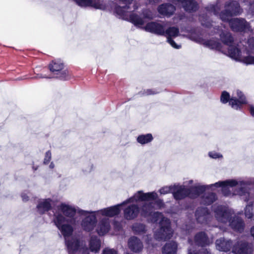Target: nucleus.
<instances>
[{"label": "nucleus", "mask_w": 254, "mask_h": 254, "mask_svg": "<svg viewBox=\"0 0 254 254\" xmlns=\"http://www.w3.org/2000/svg\"><path fill=\"white\" fill-rule=\"evenodd\" d=\"M157 198L158 194L155 191L144 193L139 190L122 203L113 206L95 211L79 210V214L84 216L81 223V227L85 231H92L97 226V219L100 216L113 217L120 213V207L122 205L128 203L144 201L141 209V215L149 217L152 222L158 225V228L154 232L155 239L158 240L169 239L173 235L170 220L164 217L161 213L154 211L155 209L163 207L164 205L162 200Z\"/></svg>", "instance_id": "nucleus-1"}, {"label": "nucleus", "mask_w": 254, "mask_h": 254, "mask_svg": "<svg viewBox=\"0 0 254 254\" xmlns=\"http://www.w3.org/2000/svg\"><path fill=\"white\" fill-rule=\"evenodd\" d=\"M79 208L65 203H62L58 206L57 211L54 214V222L57 227L63 235L65 243L71 241L73 236V227L76 226L79 220L75 216L79 214Z\"/></svg>", "instance_id": "nucleus-2"}, {"label": "nucleus", "mask_w": 254, "mask_h": 254, "mask_svg": "<svg viewBox=\"0 0 254 254\" xmlns=\"http://www.w3.org/2000/svg\"><path fill=\"white\" fill-rule=\"evenodd\" d=\"M252 185H254V178L247 181L231 179L219 181L213 184L212 186H215L216 188H221L222 193L225 196H246L245 200L248 201L247 197L249 196V193L247 187Z\"/></svg>", "instance_id": "nucleus-3"}, {"label": "nucleus", "mask_w": 254, "mask_h": 254, "mask_svg": "<svg viewBox=\"0 0 254 254\" xmlns=\"http://www.w3.org/2000/svg\"><path fill=\"white\" fill-rule=\"evenodd\" d=\"M213 209L218 221L223 223L229 222V225L234 231L240 233L243 232L245 226L244 222L235 214L233 210L220 205L213 206Z\"/></svg>", "instance_id": "nucleus-4"}, {"label": "nucleus", "mask_w": 254, "mask_h": 254, "mask_svg": "<svg viewBox=\"0 0 254 254\" xmlns=\"http://www.w3.org/2000/svg\"><path fill=\"white\" fill-rule=\"evenodd\" d=\"M215 33H218L223 43L228 47V53L232 59L244 63L246 64H254V57L251 55L249 51L247 52V56L242 55L240 50L234 44L233 38L230 32L215 29Z\"/></svg>", "instance_id": "nucleus-5"}, {"label": "nucleus", "mask_w": 254, "mask_h": 254, "mask_svg": "<svg viewBox=\"0 0 254 254\" xmlns=\"http://www.w3.org/2000/svg\"><path fill=\"white\" fill-rule=\"evenodd\" d=\"M123 6L115 5L114 12L121 18L132 22L135 26H141L143 24V20L137 15L129 10V5L132 0H115Z\"/></svg>", "instance_id": "nucleus-6"}, {"label": "nucleus", "mask_w": 254, "mask_h": 254, "mask_svg": "<svg viewBox=\"0 0 254 254\" xmlns=\"http://www.w3.org/2000/svg\"><path fill=\"white\" fill-rule=\"evenodd\" d=\"M213 184L207 186L195 185L191 187L190 189L186 188L184 186L175 185L173 194L176 200H180L188 196L190 198L197 197L200 193L206 190H213V188H216Z\"/></svg>", "instance_id": "nucleus-7"}, {"label": "nucleus", "mask_w": 254, "mask_h": 254, "mask_svg": "<svg viewBox=\"0 0 254 254\" xmlns=\"http://www.w3.org/2000/svg\"><path fill=\"white\" fill-rule=\"evenodd\" d=\"M221 102L223 104L227 103L228 101L229 105L232 108L235 110H238L243 104H246V100L243 93L237 90L236 94H234L230 98L229 94L226 91H223L220 98Z\"/></svg>", "instance_id": "nucleus-8"}, {"label": "nucleus", "mask_w": 254, "mask_h": 254, "mask_svg": "<svg viewBox=\"0 0 254 254\" xmlns=\"http://www.w3.org/2000/svg\"><path fill=\"white\" fill-rule=\"evenodd\" d=\"M68 254H89L85 243L77 237H72L71 241L65 243Z\"/></svg>", "instance_id": "nucleus-9"}, {"label": "nucleus", "mask_w": 254, "mask_h": 254, "mask_svg": "<svg viewBox=\"0 0 254 254\" xmlns=\"http://www.w3.org/2000/svg\"><path fill=\"white\" fill-rule=\"evenodd\" d=\"M242 9L240 8L239 3L236 1H229L225 4V10L220 14V18L223 21L229 20L234 15L240 14Z\"/></svg>", "instance_id": "nucleus-10"}, {"label": "nucleus", "mask_w": 254, "mask_h": 254, "mask_svg": "<svg viewBox=\"0 0 254 254\" xmlns=\"http://www.w3.org/2000/svg\"><path fill=\"white\" fill-rule=\"evenodd\" d=\"M143 23H144V20ZM144 24L141 26H136L138 27L141 28L145 31L150 32L157 35L164 36L165 33L166 24L165 22L161 21H151L147 23L145 26H143Z\"/></svg>", "instance_id": "nucleus-11"}, {"label": "nucleus", "mask_w": 254, "mask_h": 254, "mask_svg": "<svg viewBox=\"0 0 254 254\" xmlns=\"http://www.w3.org/2000/svg\"><path fill=\"white\" fill-rule=\"evenodd\" d=\"M229 25L233 31H246L249 30L250 26L249 24L243 18H229Z\"/></svg>", "instance_id": "nucleus-12"}, {"label": "nucleus", "mask_w": 254, "mask_h": 254, "mask_svg": "<svg viewBox=\"0 0 254 254\" xmlns=\"http://www.w3.org/2000/svg\"><path fill=\"white\" fill-rule=\"evenodd\" d=\"M179 29L176 27H170L167 29L165 28V35L167 37V42L175 49H179L181 47V45L177 44L173 40L179 35Z\"/></svg>", "instance_id": "nucleus-13"}, {"label": "nucleus", "mask_w": 254, "mask_h": 254, "mask_svg": "<svg viewBox=\"0 0 254 254\" xmlns=\"http://www.w3.org/2000/svg\"><path fill=\"white\" fill-rule=\"evenodd\" d=\"M49 68L51 71L59 75L57 77L61 79L65 78L66 71L62 70L64 68V64L61 61H53L49 64Z\"/></svg>", "instance_id": "nucleus-14"}, {"label": "nucleus", "mask_w": 254, "mask_h": 254, "mask_svg": "<svg viewBox=\"0 0 254 254\" xmlns=\"http://www.w3.org/2000/svg\"><path fill=\"white\" fill-rule=\"evenodd\" d=\"M232 252L235 254H252V247L246 242H238L233 246Z\"/></svg>", "instance_id": "nucleus-15"}, {"label": "nucleus", "mask_w": 254, "mask_h": 254, "mask_svg": "<svg viewBox=\"0 0 254 254\" xmlns=\"http://www.w3.org/2000/svg\"><path fill=\"white\" fill-rule=\"evenodd\" d=\"M176 5H182L184 9L189 12L196 11L198 8V5L193 0H171Z\"/></svg>", "instance_id": "nucleus-16"}, {"label": "nucleus", "mask_w": 254, "mask_h": 254, "mask_svg": "<svg viewBox=\"0 0 254 254\" xmlns=\"http://www.w3.org/2000/svg\"><path fill=\"white\" fill-rule=\"evenodd\" d=\"M195 216L197 221L201 224H207L211 218V215L205 207H199L197 209Z\"/></svg>", "instance_id": "nucleus-17"}, {"label": "nucleus", "mask_w": 254, "mask_h": 254, "mask_svg": "<svg viewBox=\"0 0 254 254\" xmlns=\"http://www.w3.org/2000/svg\"><path fill=\"white\" fill-rule=\"evenodd\" d=\"M233 242L230 239L220 238L215 242L216 248L217 250L227 252L232 248Z\"/></svg>", "instance_id": "nucleus-18"}, {"label": "nucleus", "mask_w": 254, "mask_h": 254, "mask_svg": "<svg viewBox=\"0 0 254 254\" xmlns=\"http://www.w3.org/2000/svg\"><path fill=\"white\" fill-rule=\"evenodd\" d=\"M100 220L97 225L96 231L99 235H104L108 233L111 228L110 221L108 218H99Z\"/></svg>", "instance_id": "nucleus-19"}, {"label": "nucleus", "mask_w": 254, "mask_h": 254, "mask_svg": "<svg viewBox=\"0 0 254 254\" xmlns=\"http://www.w3.org/2000/svg\"><path fill=\"white\" fill-rule=\"evenodd\" d=\"M127 245L129 249L134 253H139L143 249L141 241L135 236L131 237L128 240Z\"/></svg>", "instance_id": "nucleus-20"}, {"label": "nucleus", "mask_w": 254, "mask_h": 254, "mask_svg": "<svg viewBox=\"0 0 254 254\" xmlns=\"http://www.w3.org/2000/svg\"><path fill=\"white\" fill-rule=\"evenodd\" d=\"M53 202V200L51 198L40 199L37 205L38 211L40 214H43L49 211L51 209Z\"/></svg>", "instance_id": "nucleus-21"}, {"label": "nucleus", "mask_w": 254, "mask_h": 254, "mask_svg": "<svg viewBox=\"0 0 254 254\" xmlns=\"http://www.w3.org/2000/svg\"><path fill=\"white\" fill-rule=\"evenodd\" d=\"M74 1L80 6H90L98 9H102L104 7L102 0H74Z\"/></svg>", "instance_id": "nucleus-22"}, {"label": "nucleus", "mask_w": 254, "mask_h": 254, "mask_svg": "<svg viewBox=\"0 0 254 254\" xmlns=\"http://www.w3.org/2000/svg\"><path fill=\"white\" fill-rule=\"evenodd\" d=\"M139 213V208L136 204L128 205L124 210V217L126 219L131 220L137 217Z\"/></svg>", "instance_id": "nucleus-23"}, {"label": "nucleus", "mask_w": 254, "mask_h": 254, "mask_svg": "<svg viewBox=\"0 0 254 254\" xmlns=\"http://www.w3.org/2000/svg\"><path fill=\"white\" fill-rule=\"evenodd\" d=\"M175 10V7L169 3L162 4L158 7V12L160 14L167 17H170L172 15Z\"/></svg>", "instance_id": "nucleus-24"}, {"label": "nucleus", "mask_w": 254, "mask_h": 254, "mask_svg": "<svg viewBox=\"0 0 254 254\" xmlns=\"http://www.w3.org/2000/svg\"><path fill=\"white\" fill-rule=\"evenodd\" d=\"M194 243L198 246L208 245L212 243V239H209L204 232L197 233L194 237Z\"/></svg>", "instance_id": "nucleus-25"}, {"label": "nucleus", "mask_w": 254, "mask_h": 254, "mask_svg": "<svg viewBox=\"0 0 254 254\" xmlns=\"http://www.w3.org/2000/svg\"><path fill=\"white\" fill-rule=\"evenodd\" d=\"M178 244L174 241L166 243L162 248V254H177Z\"/></svg>", "instance_id": "nucleus-26"}, {"label": "nucleus", "mask_w": 254, "mask_h": 254, "mask_svg": "<svg viewBox=\"0 0 254 254\" xmlns=\"http://www.w3.org/2000/svg\"><path fill=\"white\" fill-rule=\"evenodd\" d=\"M198 42L211 49H216L217 50H221V44L215 39H212L206 40L201 39Z\"/></svg>", "instance_id": "nucleus-27"}, {"label": "nucleus", "mask_w": 254, "mask_h": 254, "mask_svg": "<svg viewBox=\"0 0 254 254\" xmlns=\"http://www.w3.org/2000/svg\"><path fill=\"white\" fill-rule=\"evenodd\" d=\"M101 246V241L97 237H92L89 242V249L92 252L98 253Z\"/></svg>", "instance_id": "nucleus-28"}, {"label": "nucleus", "mask_w": 254, "mask_h": 254, "mask_svg": "<svg viewBox=\"0 0 254 254\" xmlns=\"http://www.w3.org/2000/svg\"><path fill=\"white\" fill-rule=\"evenodd\" d=\"M133 233L137 235H142L146 233L147 229L145 226L140 223H134L132 226Z\"/></svg>", "instance_id": "nucleus-29"}, {"label": "nucleus", "mask_w": 254, "mask_h": 254, "mask_svg": "<svg viewBox=\"0 0 254 254\" xmlns=\"http://www.w3.org/2000/svg\"><path fill=\"white\" fill-rule=\"evenodd\" d=\"M153 137L151 133L146 134H141L137 138V141L141 145H144L150 143L152 141Z\"/></svg>", "instance_id": "nucleus-30"}, {"label": "nucleus", "mask_w": 254, "mask_h": 254, "mask_svg": "<svg viewBox=\"0 0 254 254\" xmlns=\"http://www.w3.org/2000/svg\"><path fill=\"white\" fill-rule=\"evenodd\" d=\"M216 199V195L214 193H205L202 197L201 202L204 204L209 205L213 203Z\"/></svg>", "instance_id": "nucleus-31"}, {"label": "nucleus", "mask_w": 254, "mask_h": 254, "mask_svg": "<svg viewBox=\"0 0 254 254\" xmlns=\"http://www.w3.org/2000/svg\"><path fill=\"white\" fill-rule=\"evenodd\" d=\"M245 214L247 218L254 220V208L250 202L246 207Z\"/></svg>", "instance_id": "nucleus-32"}, {"label": "nucleus", "mask_w": 254, "mask_h": 254, "mask_svg": "<svg viewBox=\"0 0 254 254\" xmlns=\"http://www.w3.org/2000/svg\"><path fill=\"white\" fill-rule=\"evenodd\" d=\"M199 20L201 24L206 27H209L211 25L208 18L206 15H201L200 16Z\"/></svg>", "instance_id": "nucleus-33"}, {"label": "nucleus", "mask_w": 254, "mask_h": 254, "mask_svg": "<svg viewBox=\"0 0 254 254\" xmlns=\"http://www.w3.org/2000/svg\"><path fill=\"white\" fill-rule=\"evenodd\" d=\"M174 187L175 185L169 187H164L160 189L159 192L162 194H165L170 192L173 193V191H174Z\"/></svg>", "instance_id": "nucleus-34"}, {"label": "nucleus", "mask_w": 254, "mask_h": 254, "mask_svg": "<svg viewBox=\"0 0 254 254\" xmlns=\"http://www.w3.org/2000/svg\"><path fill=\"white\" fill-rule=\"evenodd\" d=\"M189 254H211L209 251L206 249L202 248L196 253H192L190 249L189 250Z\"/></svg>", "instance_id": "nucleus-35"}, {"label": "nucleus", "mask_w": 254, "mask_h": 254, "mask_svg": "<svg viewBox=\"0 0 254 254\" xmlns=\"http://www.w3.org/2000/svg\"><path fill=\"white\" fill-rule=\"evenodd\" d=\"M143 14L144 18L149 19H153L154 17V15L152 12L148 9L144 10L143 12Z\"/></svg>", "instance_id": "nucleus-36"}, {"label": "nucleus", "mask_w": 254, "mask_h": 254, "mask_svg": "<svg viewBox=\"0 0 254 254\" xmlns=\"http://www.w3.org/2000/svg\"><path fill=\"white\" fill-rule=\"evenodd\" d=\"M159 92L156 89H146L143 92V95H150L157 94Z\"/></svg>", "instance_id": "nucleus-37"}, {"label": "nucleus", "mask_w": 254, "mask_h": 254, "mask_svg": "<svg viewBox=\"0 0 254 254\" xmlns=\"http://www.w3.org/2000/svg\"><path fill=\"white\" fill-rule=\"evenodd\" d=\"M220 7L218 6H214L211 5L210 6V9H209V11H211L212 12L214 13V15H217L218 14V11L220 10Z\"/></svg>", "instance_id": "nucleus-38"}, {"label": "nucleus", "mask_w": 254, "mask_h": 254, "mask_svg": "<svg viewBox=\"0 0 254 254\" xmlns=\"http://www.w3.org/2000/svg\"><path fill=\"white\" fill-rule=\"evenodd\" d=\"M103 254H118V253L114 249L106 248L103 250Z\"/></svg>", "instance_id": "nucleus-39"}, {"label": "nucleus", "mask_w": 254, "mask_h": 254, "mask_svg": "<svg viewBox=\"0 0 254 254\" xmlns=\"http://www.w3.org/2000/svg\"><path fill=\"white\" fill-rule=\"evenodd\" d=\"M51 153L50 151H47L46 153L44 163L45 164H48L51 160Z\"/></svg>", "instance_id": "nucleus-40"}, {"label": "nucleus", "mask_w": 254, "mask_h": 254, "mask_svg": "<svg viewBox=\"0 0 254 254\" xmlns=\"http://www.w3.org/2000/svg\"><path fill=\"white\" fill-rule=\"evenodd\" d=\"M209 156L210 157L214 159H216L222 157L221 155L215 152H210L209 153Z\"/></svg>", "instance_id": "nucleus-41"}, {"label": "nucleus", "mask_w": 254, "mask_h": 254, "mask_svg": "<svg viewBox=\"0 0 254 254\" xmlns=\"http://www.w3.org/2000/svg\"><path fill=\"white\" fill-rule=\"evenodd\" d=\"M248 44L250 48L252 50L254 49V38H252L248 40Z\"/></svg>", "instance_id": "nucleus-42"}, {"label": "nucleus", "mask_w": 254, "mask_h": 254, "mask_svg": "<svg viewBox=\"0 0 254 254\" xmlns=\"http://www.w3.org/2000/svg\"><path fill=\"white\" fill-rule=\"evenodd\" d=\"M249 10L252 13L254 14V2L250 3Z\"/></svg>", "instance_id": "nucleus-43"}, {"label": "nucleus", "mask_w": 254, "mask_h": 254, "mask_svg": "<svg viewBox=\"0 0 254 254\" xmlns=\"http://www.w3.org/2000/svg\"><path fill=\"white\" fill-rule=\"evenodd\" d=\"M21 197L23 201H27L28 200V196L25 193H22Z\"/></svg>", "instance_id": "nucleus-44"}, {"label": "nucleus", "mask_w": 254, "mask_h": 254, "mask_svg": "<svg viewBox=\"0 0 254 254\" xmlns=\"http://www.w3.org/2000/svg\"><path fill=\"white\" fill-rule=\"evenodd\" d=\"M250 111L251 115L254 117V107L251 106L250 107Z\"/></svg>", "instance_id": "nucleus-45"}, {"label": "nucleus", "mask_w": 254, "mask_h": 254, "mask_svg": "<svg viewBox=\"0 0 254 254\" xmlns=\"http://www.w3.org/2000/svg\"><path fill=\"white\" fill-rule=\"evenodd\" d=\"M250 233L252 236V237L254 239V225L251 227L250 229Z\"/></svg>", "instance_id": "nucleus-46"}, {"label": "nucleus", "mask_w": 254, "mask_h": 254, "mask_svg": "<svg viewBox=\"0 0 254 254\" xmlns=\"http://www.w3.org/2000/svg\"><path fill=\"white\" fill-rule=\"evenodd\" d=\"M159 0H148V3L150 4H154L159 2Z\"/></svg>", "instance_id": "nucleus-47"}, {"label": "nucleus", "mask_w": 254, "mask_h": 254, "mask_svg": "<svg viewBox=\"0 0 254 254\" xmlns=\"http://www.w3.org/2000/svg\"><path fill=\"white\" fill-rule=\"evenodd\" d=\"M54 164L53 163H51L50 165V168H51V169H53L54 168Z\"/></svg>", "instance_id": "nucleus-48"}, {"label": "nucleus", "mask_w": 254, "mask_h": 254, "mask_svg": "<svg viewBox=\"0 0 254 254\" xmlns=\"http://www.w3.org/2000/svg\"><path fill=\"white\" fill-rule=\"evenodd\" d=\"M188 241H189V243L191 245H193V244H192V241H191V240H190V239H189Z\"/></svg>", "instance_id": "nucleus-49"}, {"label": "nucleus", "mask_w": 254, "mask_h": 254, "mask_svg": "<svg viewBox=\"0 0 254 254\" xmlns=\"http://www.w3.org/2000/svg\"><path fill=\"white\" fill-rule=\"evenodd\" d=\"M36 78H38V77H36ZM38 78H39V77H38ZM39 78H47V77H46V76H39Z\"/></svg>", "instance_id": "nucleus-50"}, {"label": "nucleus", "mask_w": 254, "mask_h": 254, "mask_svg": "<svg viewBox=\"0 0 254 254\" xmlns=\"http://www.w3.org/2000/svg\"><path fill=\"white\" fill-rule=\"evenodd\" d=\"M192 183V180H190V181H189V184H191Z\"/></svg>", "instance_id": "nucleus-51"}, {"label": "nucleus", "mask_w": 254, "mask_h": 254, "mask_svg": "<svg viewBox=\"0 0 254 254\" xmlns=\"http://www.w3.org/2000/svg\"><path fill=\"white\" fill-rule=\"evenodd\" d=\"M92 167L91 166V168L87 171H90L92 169Z\"/></svg>", "instance_id": "nucleus-52"}, {"label": "nucleus", "mask_w": 254, "mask_h": 254, "mask_svg": "<svg viewBox=\"0 0 254 254\" xmlns=\"http://www.w3.org/2000/svg\"><path fill=\"white\" fill-rule=\"evenodd\" d=\"M188 5H189V7H192V5H191V4H189Z\"/></svg>", "instance_id": "nucleus-53"}, {"label": "nucleus", "mask_w": 254, "mask_h": 254, "mask_svg": "<svg viewBox=\"0 0 254 254\" xmlns=\"http://www.w3.org/2000/svg\"><path fill=\"white\" fill-rule=\"evenodd\" d=\"M182 18V16H180L179 19H181Z\"/></svg>", "instance_id": "nucleus-54"}]
</instances>
